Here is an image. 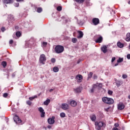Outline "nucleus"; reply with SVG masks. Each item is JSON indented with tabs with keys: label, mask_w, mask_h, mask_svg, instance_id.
I'll use <instances>...</instances> for the list:
<instances>
[{
	"label": "nucleus",
	"mask_w": 130,
	"mask_h": 130,
	"mask_svg": "<svg viewBox=\"0 0 130 130\" xmlns=\"http://www.w3.org/2000/svg\"><path fill=\"white\" fill-rule=\"evenodd\" d=\"M63 50H64V48L63 46L61 45H57L55 47V52L56 53L59 54V53H62V52H63Z\"/></svg>",
	"instance_id": "nucleus-1"
},
{
	"label": "nucleus",
	"mask_w": 130,
	"mask_h": 130,
	"mask_svg": "<svg viewBox=\"0 0 130 130\" xmlns=\"http://www.w3.org/2000/svg\"><path fill=\"white\" fill-rule=\"evenodd\" d=\"M102 101L107 104H113V103H114V100H113V99L107 97L103 98Z\"/></svg>",
	"instance_id": "nucleus-2"
},
{
	"label": "nucleus",
	"mask_w": 130,
	"mask_h": 130,
	"mask_svg": "<svg viewBox=\"0 0 130 130\" xmlns=\"http://www.w3.org/2000/svg\"><path fill=\"white\" fill-rule=\"evenodd\" d=\"M95 128L97 130H101V127L104 126L105 127V124L103 122H96L95 123Z\"/></svg>",
	"instance_id": "nucleus-3"
},
{
	"label": "nucleus",
	"mask_w": 130,
	"mask_h": 130,
	"mask_svg": "<svg viewBox=\"0 0 130 130\" xmlns=\"http://www.w3.org/2000/svg\"><path fill=\"white\" fill-rule=\"evenodd\" d=\"M45 61H46V57H45V55H41L40 57V62L42 63V64H44Z\"/></svg>",
	"instance_id": "nucleus-4"
},
{
	"label": "nucleus",
	"mask_w": 130,
	"mask_h": 130,
	"mask_svg": "<svg viewBox=\"0 0 130 130\" xmlns=\"http://www.w3.org/2000/svg\"><path fill=\"white\" fill-rule=\"evenodd\" d=\"M13 119L15 122H16V123H21L22 122V120L20 119V118L19 117V116L16 114L14 115Z\"/></svg>",
	"instance_id": "nucleus-5"
},
{
	"label": "nucleus",
	"mask_w": 130,
	"mask_h": 130,
	"mask_svg": "<svg viewBox=\"0 0 130 130\" xmlns=\"http://www.w3.org/2000/svg\"><path fill=\"white\" fill-rule=\"evenodd\" d=\"M61 108L63 109V110H68L70 108V106L67 103H63L61 105Z\"/></svg>",
	"instance_id": "nucleus-6"
},
{
	"label": "nucleus",
	"mask_w": 130,
	"mask_h": 130,
	"mask_svg": "<svg viewBox=\"0 0 130 130\" xmlns=\"http://www.w3.org/2000/svg\"><path fill=\"white\" fill-rule=\"evenodd\" d=\"M55 119V117L52 116V118H49L48 119V123L49 124H53L54 122H55V121L54 119Z\"/></svg>",
	"instance_id": "nucleus-7"
},
{
	"label": "nucleus",
	"mask_w": 130,
	"mask_h": 130,
	"mask_svg": "<svg viewBox=\"0 0 130 130\" xmlns=\"http://www.w3.org/2000/svg\"><path fill=\"white\" fill-rule=\"evenodd\" d=\"M39 111L41 113V117H45V113L44 112V110L43 108L40 107L38 108Z\"/></svg>",
	"instance_id": "nucleus-8"
},
{
	"label": "nucleus",
	"mask_w": 130,
	"mask_h": 130,
	"mask_svg": "<svg viewBox=\"0 0 130 130\" xmlns=\"http://www.w3.org/2000/svg\"><path fill=\"white\" fill-rule=\"evenodd\" d=\"M92 23H93V25L96 26V25H98V24H99V23H100V21L99 20V19H98L97 18H93V19H92Z\"/></svg>",
	"instance_id": "nucleus-9"
},
{
	"label": "nucleus",
	"mask_w": 130,
	"mask_h": 130,
	"mask_svg": "<svg viewBox=\"0 0 130 130\" xmlns=\"http://www.w3.org/2000/svg\"><path fill=\"white\" fill-rule=\"evenodd\" d=\"M101 50L104 53H106L107 52V46L104 45L101 47Z\"/></svg>",
	"instance_id": "nucleus-10"
},
{
	"label": "nucleus",
	"mask_w": 130,
	"mask_h": 130,
	"mask_svg": "<svg viewBox=\"0 0 130 130\" xmlns=\"http://www.w3.org/2000/svg\"><path fill=\"white\" fill-rule=\"evenodd\" d=\"M76 78L77 79V82L78 83H81V82H82V79H83V76L81 75H78L76 76Z\"/></svg>",
	"instance_id": "nucleus-11"
},
{
	"label": "nucleus",
	"mask_w": 130,
	"mask_h": 130,
	"mask_svg": "<svg viewBox=\"0 0 130 130\" xmlns=\"http://www.w3.org/2000/svg\"><path fill=\"white\" fill-rule=\"evenodd\" d=\"M103 41V38L102 36L99 37L96 40H95L96 43H101Z\"/></svg>",
	"instance_id": "nucleus-12"
},
{
	"label": "nucleus",
	"mask_w": 130,
	"mask_h": 130,
	"mask_svg": "<svg viewBox=\"0 0 130 130\" xmlns=\"http://www.w3.org/2000/svg\"><path fill=\"white\" fill-rule=\"evenodd\" d=\"M74 91L75 93H81L82 91V88L81 87H78L74 89Z\"/></svg>",
	"instance_id": "nucleus-13"
},
{
	"label": "nucleus",
	"mask_w": 130,
	"mask_h": 130,
	"mask_svg": "<svg viewBox=\"0 0 130 130\" xmlns=\"http://www.w3.org/2000/svg\"><path fill=\"white\" fill-rule=\"evenodd\" d=\"M115 81L117 87H120L121 84H122L120 80H117L116 79H115Z\"/></svg>",
	"instance_id": "nucleus-14"
},
{
	"label": "nucleus",
	"mask_w": 130,
	"mask_h": 130,
	"mask_svg": "<svg viewBox=\"0 0 130 130\" xmlns=\"http://www.w3.org/2000/svg\"><path fill=\"white\" fill-rule=\"evenodd\" d=\"M124 109V105L122 104H120L118 105V109L119 110H122V109Z\"/></svg>",
	"instance_id": "nucleus-15"
},
{
	"label": "nucleus",
	"mask_w": 130,
	"mask_h": 130,
	"mask_svg": "<svg viewBox=\"0 0 130 130\" xmlns=\"http://www.w3.org/2000/svg\"><path fill=\"white\" fill-rule=\"evenodd\" d=\"M77 32L79 34V36L78 37V38H82L83 36H84V34L83 33V31L78 30Z\"/></svg>",
	"instance_id": "nucleus-16"
},
{
	"label": "nucleus",
	"mask_w": 130,
	"mask_h": 130,
	"mask_svg": "<svg viewBox=\"0 0 130 130\" xmlns=\"http://www.w3.org/2000/svg\"><path fill=\"white\" fill-rule=\"evenodd\" d=\"M70 105L72 106V107H75V106H77V102L75 101H72L70 102Z\"/></svg>",
	"instance_id": "nucleus-17"
},
{
	"label": "nucleus",
	"mask_w": 130,
	"mask_h": 130,
	"mask_svg": "<svg viewBox=\"0 0 130 130\" xmlns=\"http://www.w3.org/2000/svg\"><path fill=\"white\" fill-rule=\"evenodd\" d=\"M4 4H13L14 3V0H4Z\"/></svg>",
	"instance_id": "nucleus-18"
},
{
	"label": "nucleus",
	"mask_w": 130,
	"mask_h": 130,
	"mask_svg": "<svg viewBox=\"0 0 130 130\" xmlns=\"http://www.w3.org/2000/svg\"><path fill=\"white\" fill-rule=\"evenodd\" d=\"M90 117L92 121H95V120H96V115H92L90 116Z\"/></svg>",
	"instance_id": "nucleus-19"
},
{
	"label": "nucleus",
	"mask_w": 130,
	"mask_h": 130,
	"mask_svg": "<svg viewBox=\"0 0 130 130\" xmlns=\"http://www.w3.org/2000/svg\"><path fill=\"white\" fill-rule=\"evenodd\" d=\"M126 41H130V33H127L126 35V38L125 39Z\"/></svg>",
	"instance_id": "nucleus-20"
},
{
	"label": "nucleus",
	"mask_w": 130,
	"mask_h": 130,
	"mask_svg": "<svg viewBox=\"0 0 130 130\" xmlns=\"http://www.w3.org/2000/svg\"><path fill=\"white\" fill-rule=\"evenodd\" d=\"M117 45L118 47H119L120 48H122V47H123V44L121 43L120 42L117 43Z\"/></svg>",
	"instance_id": "nucleus-21"
},
{
	"label": "nucleus",
	"mask_w": 130,
	"mask_h": 130,
	"mask_svg": "<svg viewBox=\"0 0 130 130\" xmlns=\"http://www.w3.org/2000/svg\"><path fill=\"white\" fill-rule=\"evenodd\" d=\"M53 71L54 73H57L59 71V69L57 67H55L53 68Z\"/></svg>",
	"instance_id": "nucleus-22"
},
{
	"label": "nucleus",
	"mask_w": 130,
	"mask_h": 130,
	"mask_svg": "<svg viewBox=\"0 0 130 130\" xmlns=\"http://www.w3.org/2000/svg\"><path fill=\"white\" fill-rule=\"evenodd\" d=\"M49 103H50V100L49 99H47L44 102V105H46V106L48 105Z\"/></svg>",
	"instance_id": "nucleus-23"
},
{
	"label": "nucleus",
	"mask_w": 130,
	"mask_h": 130,
	"mask_svg": "<svg viewBox=\"0 0 130 130\" xmlns=\"http://www.w3.org/2000/svg\"><path fill=\"white\" fill-rule=\"evenodd\" d=\"M97 88V85L96 84L93 85V87L90 89V93H94V89Z\"/></svg>",
	"instance_id": "nucleus-24"
},
{
	"label": "nucleus",
	"mask_w": 130,
	"mask_h": 130,
	"mask_svg": "<svg viewBox=\"0 0 130 130\" xmlns=\"http://www.w3.org/2000/svg\"><path fill=\"white\" fill-rule=\"evenodd\" d=\"M76 3H78L79 4H83L85 0H75Z\"/></svg>",
	"instance_id": "nucleus-25"
},
{
	"label": "nucleus",
	"mask_w": 130,
	"mask_h": 130,
	"mask_svg": "<svg viewBox=\"0 0 130 130\" xmlns=\"http://www.w3.org/2000/svg\"><path fill=\"white\" fill-rule=\"evenodd\" d=\"M47 45V42H43L42 44V47H46Z\"/></svg>",
	"instance_id": "nucleus-26"
},
{
	"label": "nucleus",
	"mask_w": 130,
	"mask_h": 130,
	"mask_svg": "<svg viewBox=\"0 0 130 130\" xmlns=\"http://www.w3.org/2000/svg\"><path fill=\"white\" fill-rule=\"evenodd\" d=\"M60 117H62L63 118L64 117H66V113L62 112L60 114Z\"/></svg>",
	"instance_id": "nucleus-27"
},
{
	"label": "nucleus",
	"mask_w": 130,
	"mask_h": 130,
	"mask_svg": "<svg viewBox=\"0 0 130 130\" xmlns=\"http://www.w3.org/2000/svg\"><path fill=\"white\" fill-rule=\"evenodd\" d=\"M123 61V58H119L117 60V62H118V63L122 62Z\"/></svg>",
	"instance_id": "nucleus-28"
},
{
	"label": "nucleus",
	"mask_w": 130,
	"mask_h": 130,
	"mask_svg": "<svg viewBox=\"0 0 130 130\" xmlns=\"http://www.w3.org/2000/svg\"><path fill=\"white\" fill-rule=\"evenodd\" d=\"M2 65L3 66V67H4V68H6V67H7V62L6 61H3L2 62Z\"/></svg>",
	"instance_id": "nucleus-29"
},
{
	"label": "nucleus",
	"mask_w": 130,
	"mask_h": 130,
	"mask_svg": "<svg viewBox=\"0 0 130 130\" xmlns=\"http://www.w3.org/2000/svg\"><path fill=\"white\" fill-rule=\"evenodd\" d=\"M85 3L87 6H91V4L90 3V0H86Z\"/></svg>",
	"instance_id": "nucleus-30"
},
{
	"label": "nucleus",
	"mask_w": 130,
	"mask_h": 130,
	"mask_svg": "<svg viewBox=\"0 0 130 130\" xmlns=\"http://www.w3.org/2000/svg\"><path fill=\"white\" fill-rule=\"evenodd\" d=\"M37 12L38 13H41L42 12V8H38L37 10Z\"/></svg>",
	"instance_id": "nucleus-31"
},
{
	"label": "nucleus",
	"mask_w": 130,
	"mask_h": 130,
	"mask_svg": "<svg viewBox=\"0 0 130 130\" xmlns=\"http://www.w3.org/2000/svg\"><path fill=\"white\" fill-rule=\"evenodd\" d=\"M62 10V8L61 6H58L57 7V11H58V12H60Z\"/></svg>",
	"instance_id": "nucleus-32"
},
{
	"label": "nucleus",
	"mask_w": 130,
	"mask_h": 130,
	"mask_svg": "<svg viewBox=\"0 0 130 130\" xmlns=\"http://www.w3.org/2000/svg\"><path fill=\"white\" fill-rule=\"evenodd\" d=\"M16 36L17 37H20L21 36V32L20 31L16 32Z\"/></svg>",
	"instance_id": "nucleus-33"
},
{
	"label": "nucleus",
	"mask_w": 130,
	"mask_h": 130,
	"mask_svg": "<svg viewBox=\"0 0 130 130\" xmlns=\"http://www.w3.org/2000/svg\"><path fill=\"white\" fill-rule=\"evenodd\" d=\"M108 94L109 95H112V94H113V91H112V90H109L108 91Z\"/></svg>",
	"instance_id": "nucleus-34"
},
{
	"label": "nucleus",
	"mask_w": 130,
	"mask_h": 130,
	"mask_svg": "<svg viewBox=\"0 0 130 130\" xmlns=\"http://www.w3.org/2000/svg\"><path fill=\"white\" fill-rule=\"evenodd\" d=\"M35 98H37V95H36V96H35L34 97H30V98H29V100L32 101V100H34V99H35Z\"/></svg>",
	"instance_id": "nucleus-35"
},
{
	"label": "nucleus",
	"mask_w": 130,
	"mask_h": 130,
	"mask_svg": "<svg viewBox=\"0 0 130 130\" xmlns=\"http://www.w3.org/2000/svg\"><path fill=\"white\" fill-rule=\"evenodd\" d=\"M92 75H93V73L90 72V73L88 75V77L89 78H92Z\"/></svg>",
	"instance_id": "nucleus-36"
},
{
	"label": "nucleus",
	"mask_w": 130,
	"mask_h": 130,
	"mask_svg": "<svg viewBox=\"0 0 130 130\" xmlns=\"http://www.w3.org/2000/svg\"><path fill=\"white\" fill-rule=\"evenodd\" d=\"M72 42L73 43H76V42H77V39L75 38H73L72 39Z\"/></svg>",
	"instance_id": "nucleus-37"
},
{
	"label": "nucleus",
	"mask_w": 130,
	"mask_h": 130,
	"mask_svg": "<svg viewBox=\"0 0 130 130\" xmlns=\"http://www.w3.org/2000/svg\"><path fill=\"white\" fill-rule=\"evenodd\" d=\"M8 93H5L3 94V97H4V98H7V96H8Z\"/></svg>",
	"instance_id": "nucleus-38"
},
{
	"label": "nucleus",
	"mask_w": 130,
	"mask_h": 130,
	"mask_svg": "<svg viewBox=\"0 0 130 130\" xmlns=\"http://www.w3.org/2000/svg\"><path fill=\"white\" fill-rule=\"evenodd\" d=\"M26 104H27L28 105H31V104H32V102H31V101H27L26 102Z\"/></svg>",
	"instance_id": "nucleus-39"
},
{
	"label": "nucleus",
	"mask_w": 130,
	"mask_h": 130,
	"mask_svg": "<svg viewBox=\"0 0 130 130\" xmlns=\"http://www.w3.org/2000/svg\"><path fill=\"white\" fill-rule=\"evenodd\" d=\"M122 78H123V79H126L127 78V75H126L125 74H123Z\"/></svg>",
	"instance_id": "nucleus-40"
},
{
	"label": "nucleus",
	"mask_w": 130,
	"mask_h": 130,
	"mask_svg": "<svg viewBox=\"0 0 130 130\" xmlns=\"http://www.w3.org/2000/svg\"><path fill=\"white\" fill-rule=\"evenodd\" d=\"M51 61V62H52L53 63H54V62H55V58H52Z\"/></svg>",
	"instance_id": "nucleus-41"
},
{
	"label": "nucleus",
	"mask_w": 130,
	"mask_h": 130,
	"mask_svg": "<svg viewBox=\"0 0 130 130\" xmlns=\"http://www.w3.org/2000/svg\"><path fill=\"white\" fill-rule=\"evenodd\" d=\"M115 59H116L115 57H113L112 58V60H111L112 63L114 61V60H115Z\"/></svg>",
	"instance_id": "nucleus-42"
},
{
	"label": "nucleus",
	"mask_w": 130,
	"mask_h": 130,
	"mask_svg": "<svg viewBox=\"0 0 130 130\" xmlns=\"http://www.w3.org/2000/svg\"><path fill=\"white\" fill-rule=\"evenodd\" d=\"M98 87H99V88H100V89H101V88H102V83H100Z\"/></svg>",
	"instance_id": "nucleus-43"
},
{
	"label": "nucleus",
	"mask_w": 130,
	"mask_h": 130,
	"mask_svg": "<svg viewBox=\"0 0 130 130\" xmlns=\"http://www.w3.org/2000/svg\"><path fill=\"white\" fill-rule=\"evenodd\" d=\"M14 6L16 7H19V3H15L14 4Z\"/></svg>",
	"instance_id": "nucleus-44"
},
{
	"label": "nucleus",
	"mask_w": 130,
	"mask_h": 130,
	"mask_svg": "<svg viewBox=\"0 0 130 130\" xmlns=\"http://www.w3.org/2000/svg\"><path fill=\"white\" fill-rule=\"evenodd\" d=\"M18 3H23L24 0H16Z\"/></svg>",
	"instance_id": "nucleus-45"
},
{
	"label": "nucleus",
	"mask_w": 130,
	"mask_h": 130,
	"mask_svg": "<svg viewBox=\"0 0 130 130\" xmlns=\"http://www.w3.org/2000/svg\"><path fill=\"white\" fill-rule=\"evenodd\" d=\"M13 42H14V41H13V40H10L9 41V44H13Z\"/></svg>",
	"instance_id": "nucleus-46"
},
{
	"label": "nucleus",
	"mask_w": 130,
	"mask_h": 130,
	"mask_svg": "<svg viewBox=\"0 0 130 130\" xmlns=\"http://www.w3.org/2000/svg\"><path fill=\"white\" fill-rule=\"evenodd\" d=\"M114 126L116 127H118V126H119V124L118 123H115Z\"/></svg>",
	"instance_id": "nucleus-47"
},
{
	"label": "nucleus",
	"mask_w": 130,
	"mask_h": 130,
	"mask_svg": "<svg viewBox=\"0 0 130 130\" xmlns=\"http://www.w3.org/2000/svg\"><path fill=\"white\" fill-rule=\"evenodd\" d=\"M127 59H130V54H128L126 56Z\"/></svg>",
	"instance_id": "nucleus-48"
},
{
	"label": "nucleus",
	"mask_w": 130,
	"mask_h": 130,
	"mask_svg": "<svg viewBox=\"0 0 130 130\" xmlns=\"http://www.w3.org/2000/svg\"><path fill=\"white\" fill-rule=\"evenodd\" d=\"M5 27H2L1 30L2 32H4L5 31Z\"/></svg>",
	"instance_id": "nucleus-49"
},
{
	"label": "nucleus",
	"mask_w": 130,
	"mask_h": 130,
	"mask_svg": "<svg viewBox=\"0 0 130 130\" xmlns=\"http://www.w3.org/2000/svg\"><path fill=\"white\" fill-rule=\"evenodd\" d=\"M118 62H117V63H116L115 64H114V66H113V67H117V66H118Z\"/></svg>",
	"instance_id": "nucleus-50"
},
{
	"label": "nucleus",
	"mask_w": 130,
	"mask_h": 130,
	"mask_svg": "<svg viewBox=\"0 0 130 130\" xmlns=\"http://www.w3.org/2000/svg\"><path fill=\"white\" fill-rule=\"evenodd\" d=\"M109 109H110V108L108 107V108H105V110L106 111H108V110H109Z\"/></svg>",
	"instance_id": "nucleus-51"
},
{
	"label": "nucleus",
	"mask_w": 130,
	"mask_h": 130,
	"mask_svg": "<svg viewBox=\"0 0 130 130\" xmlns=\"http://www.w3.org/2000/svg\"><path fill=\"white\" fill-rule=\"evenodd\" d=\"M113 130H119L117 127H114L113 128Z\"/></svg>",
	"instance_id": "nucleus-52"
},
{
	"label": "nucleus",
	"mask_w": 130,
	"mask_h": 130,
	"mask_svg": "<svg viewBox=\"0 0 130 130\" xmlns=\"http://www.w3.org/2000/svg\"><path fill=\"white\" fill-rule=\"evenodd\" d=\"M81 62V59H79L78 61H77V63H79Z\"/></svg>",
	"instance_id": "nucleus-53"
},
{
	"label": "nucleus",
	"mask_w": 130,
	"mask_h": 130,
	"mask_svg": "<svg viewBox=\"0 0 130 130\" xmlns=\"http://www.w3.org/2000/svg\"><path fill=\"white\" fill-rule=\"evenodd\" d=\"M47 127H48V128H51V125H48Z\"/></svg>",
	"instance_id": "nucleus-54"
},
{
	"label": "nucleus",
	"mask_w": 130,
	"mask_h": 130,
	"mask_svg": "<svg viewBox=\"0 0 130 130\" xmlns=\"http://www.w3.org/2000/svg\"><path fill=\"white\" fill-rule=\"evenodd\" d=\"M12 77H13V78H14L15 75V74L13 73V74H12Z\"/></svg>",
	"instance_id": "nucleus-55"
},
{
	"label": "nucleus",
	"mask_w": 130,
	"mask_h": 130,
	"mask_svg": "<svg viewBox=\"0 0 130 130\" xmlns=\"http://www.w3.org/2000/svg\"><path fill=\"white\" fill-rule=\"evenodd\" d=\"M52 91H53V89H51L49 90V92H52Z\"/></svg>",
	"instance_id": "nucleus-56"
},
{
	"label": "nucleus",
	"mask_w": 130,
	"mask_h": 130,
	"mask_svg": "<svg viewBox=\"0 0 130 130\" xmlns=\"http://www.w3.org/2000/svg\"><path fill=\"white\" fill-rule=\"evenodd\" d=\"M122 129L124 130V127H122Z\"/></svg>",
	"instance_id": "nucleus-57"
},
{
	"label": "nucleus",
	"mask_w": 130,
	"mask_h": 130,
	"mask_svg": "<svg viewBox=\"0 0 130 130\" xmlns=\"http://www.w3.org/2000/svg\"><path fill=\"white\" fill-rule=\"evenodd\" d=\"M128 5H130V1L128 2Z\"/></svg>",
	"instance_id": "nucleus-58"
},
{
	"label": "nucleus",
	"mask_w": 130,
	"mask_h": 130,
	"mask_svg": "<svg viewBox=\"0 0 130 130\" xmlns=\"http://www.w3.org/2000/svg\"><path fill=\"white\" fill-rule=\"evenodd\" d=\"M94 79H97V76H94Z\"/></svg>",
	"instance_id": "nucleus-59"
},
{
	"label": "nucleus",
	"mask_w": 130,
	"mask_h": 130,
	"mask_svg": "<svg viewBox=\"0 0 130 130\" xmlns=\"http://www.w3.org/2000/svg\"><path fill=\"white\" fill-rule=\"evenodd\" d=\"M128 99H130V95L128 96Z\"/></svg>",
	"instance_id": "nucleus-60"
},
{
	"label": "nucleus",
	"mask_w": 130,
	"mask_h": 130,
	"mask_svg": "<svg viewBox=\"0 0 130 130\" xmlns=\"http://www.w3.org/2000/svg\"><path fill=\"white\" fill-rule=\"evenodd\" d=\"M44 128H45V129H46V127H44Z\"/></svg>",
	"instance_id": "nucleus-61"
}]
</instances>
